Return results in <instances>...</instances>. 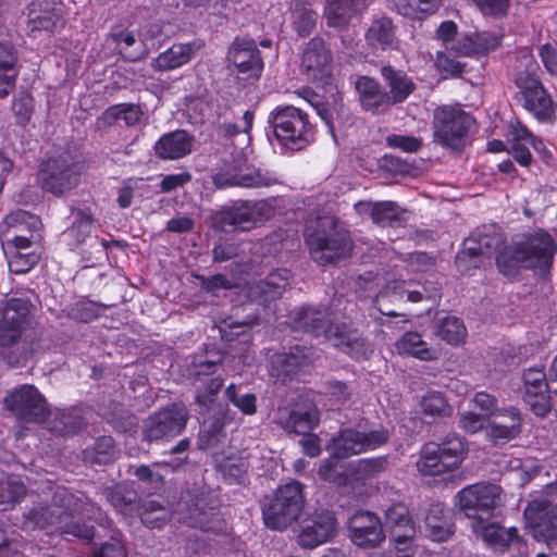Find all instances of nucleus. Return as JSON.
<instances>
[{
    "label": "nucleus",
    "mask_w": 557,
    "mask_h": 557,
    "mask_svg": "<svg viewBox=\"0 0 557 557\" xmlns=\"http://www.w3.org/2000/svg\"><path fill=\"white\" fill-rule=\"evenodd\" d=\"M293 327L323 335L332 345L356 360H367L372 354L371 345L361 334L345 322L333 321L325 309L300 307L293 313Z\"/></svg>",
    "instance_id": "1"
},
{
    "label": "nucleus",
    "mask_w": 557,
    "mask_h": 557,
    "mask_svg": "<svg viewBox=\"0 0 557 557\" xmlns=\"http://www.w3.org/2000/svg\"><path fill=\"white\" fill-rule=\"evenodd\" d=\"M557 252V240L545 230L523 234L497 256L498 270L506 276H515L520 267L549 271Z\"/></svg>",
    "instance_id": "2"
},
{
    "label": "nucleus",
    "mask_w": 557,
    "mask_h": 557,
    "mask_svg": "<svg viewBox=\"0 0 557 557\" xmlns=\"http://www.w3.org/2000/svg\"><path fill=\"white\" fill-rule=\"evenodd\" d=\"M305 236L311 258L321 265L347 258L352 248L347 231L333 215L310 218Z\"/></svg>",
    "instance_id": "3"
},
{
    "label": "nucleus",
    "mask_w": 557,
    "mask_h": 557,
    "mask_svg": "<svg viewBox=\"0 0 557 557\" xmlns=\"http://www.w3.org/2000/svg\"><path fill=\"white\" fill-rule=\"evenodd\" d=\"M468 454L467 442L448 433L438 442H429L420 450L417 469L422 475H442L457 470Z\"/></svg>",
    "instance_id": "4"
},
{
    "label": "nucleus",
    "mask_w": 557,
    "mask_h": 557,
    "mask_svg": "<svg viewBox=\"0 0 557 557\" xmlns=\"http://www.w3.org/2000/svg\"><path fill=\"white\" fill-rule=\"evenodd\" d=\"M81 175V163L69 151H62L40 163L37 184L44 191L62 197L78 186Z\"/></svg>",
    "instance_id": "5"
},
{
    "label": "nucleus",
    "mask_w": 557,
    "mask_h": 557,
    "mask_svg": "<svg viewBox=\"0 0 557 557\" xmlns=\"http://www.w3.org/2000/svg\"><path fill=\"white\" fill-rule=\"evenodd\" d=\"M268 121L278 144L289 150H301L313 140L308 114L299 108L277 107L269 114Z\"/></svg>",
    "instance_id": "6"
},
{
    "label": "nucleus",
    "mask_w": 557,
    "mask_h": 557,
    "mask_svg": "<svg viewBox=\"0 0 557 557\" xmlns=\"http://www.w3.org/2000/svg\"><path fill=\"white\" fill-rule=\"evenodd\" d=\"M302 484L290 481L277 488L262 506V516L269 529L283 531L300 516L305 496Z\"/></svg>",
    "instance_id": "7"
},
{
    "label": "nucleus",
    "mask_w": 557,
    "mask_h": 557,
    "mask_svg": "<svg viewBox=\"0 0 557 557\" xmlns=\"http://www.w3.org/2000/svg\"><path fill=\"white\" fill-rule=\"evenodd\" d=\"M74 512H85L82 499L69 490L58 487L49 502L38 503L24 513L22 525L25 530L58 528L63 518Z\"/></svg>",
    "instance_id": "8"
},
{
    "label": "nucleus",
    "mask_w": 557,
    "mask_h": 557,
    "mask_svg": "<svg viewBox=\"0 0 557 557\" xmlns=\"http://www.w3.org/2000/svg\"><path fill=\"white\" fill-rule=\"evenodd\" d=\"M473 125V117L460 108L440 107L433 113L434 141L445 148L460 150Z\"/></svg>",
    "instance_id": "9"
},
{
    "label": "nucleus",
    "mask_w": 557,
    "mask_h": 557,
    "mask_svg": "<svg viewBox=\"0 0 557 557\" xmlns=\"http://www.w3.org/2000/svg\"><path fill=\"white\" fill-rule=\"evenodd\" d=\"M502 488L491 483L468 485L456 495L460 510L471 522L488 521L500 505Z\"/></svg>",
    "instance_id": "10"
},
{
    "label": "nucleus",
    "mask_w": 557,
    "mask_h": 557,
    "mask_svg": "<svg viewBox=\"0 0 557 557\" xmlns=\"http://www.w3.org/2000/svg\"><path fill=\"white\" fill-rule=\"evenodd\" d=\"M389 431L379 425L369 430L347 428L341 430L332 440V449L336 457L348 458L368 450L376 449L388 442Z\"/></svg>",
    "instance_id": "11"
},
{
    "label": "nucleus",
    "mask_w": 557,
    "mask_h": 557,
    "mask_svg": "<svg viewBox=\"0 0 557 557\" xmlns=\"http://www.w3.org/2000/svg\"><path fill=\"white\" fill-rule=\"evenodd\" d=\"M188 417V411L184 405L172 404L166 406L144 421V440L154 442L178 436L185 430Z\"/></svg>",
    "instance_id": "12"
},
{
    "label": "nucleus",
    "mask_w": 557,
    "mask_h": 557,
    "mask_svg": "<svg viewBox=\"0 0 557 557\" xmlns=\"http://www.w3.org/2000/svg\"><path fill=\"white\" fill-rule=\"evenodd\" d=\"M108 502L122 515L140 517L144 524L154 528L159 525V521L164 522L166 519L165 510L153 500H146L143 504L136 503V494L126 491L121 486L109 488L106 491Z\"/></svg>",
    "instance_id": "13"
},
{
    "label": "nucleus",
    "mask_w": 557,
    "mask_h": 557,
    "mask_svg": "<svg viewBox=\"0 0 557 557\" xmlns=\"http://www.w3.org/2000/svg\"><path fill=\"white\" fill-rule=\"evenodd\" d=\"M519 88L520 100L523 108L528 110L540 122H552L555 117L554 103L541 84V82L528 72H521L516 78Z\"/></svg>",
    "instance_id": "14"
},
{
    "label": "nucleus",
    "mask_w": 557,
    "mask_h": 557,
    "mask_svg": "<svg viewBox=\"0 0 557 557\" xmlns=\"http://www.w3.org/2000/svg\"><path fill=\"white\" fill-rule=\"evenodd\" d=\"M527 528L537 541L557 539V506L547 497L533 498L523 512Z\"/></svg>",
    "instance_id": "15"
},
{
    "label": "nucleus",
    "mask_w": 557,
    "mask_h": 557,
    "mask_svg": "<svg viewBox=\"0 0 557 557\" xmlns=\"http://www.w3.org/2000/svg\"><path fill=\"white\" fill-rule=\"evenodd\" d=\"M4 406L18 419L41 423L48 413L44 396L33 385H23L4 398Z\"/></svg>",
    "instance_id": "16"
},
{
    "label": "nucleus",
    "mask_w": 557,
    "mask_h": 557,
    "mask_svg": "<svg viewBox=\"0 0 557 557\" xmlns=\"http://www.w3.org/2000/svg\"><path fill=\"white\" fill-rule=\"evenodd\" d=\"M336 531L337 521L333 511H315L301 521L297 542L301 547L311 549L329 542Z\"/></svg>",
    "instance_id": "17"
},
{
    "label": "nucleus",
    "mask_w": 557,
    "mask_h": 557,
    "mask_svg": "<svg viewBox=\"0 0 557 557\" xmlns=\"http://www.w3.org/2000/svg\"><path fill=\"white\" fill-rule=\"evenodd\" d=\"M42 332L0 335V358L10 367H22L40 348Z\"/></svg>",
    "instance_id": "18"
},
{
    "label": "nucleus",
    "mask_w": 557,
    "mask_h": 557,
    "mask_svg": "<svg viewBox=\"0 0 557 557\" xmlns=\"http://www.w3.org/2000/svg\"><path fill=\"white\" fill-rule=\"evenodd\" d=\"M33 305L29 300L12 298L0 311V335H20L41 332L33 325Z\"/></svg>",
    "instance_id": "19"
},
{
    "label": "nucleus",
    "mask_w": 557,
    "mask_h": 557,
    "mask_svg": "<svg viewBox=\"0 0 557 557\" xmlns=\"http://www.w3.org/2000/svg\"><path fill=\"white\" fill-rule=\"evenodd\" d=\"M522 380L524 401L536 416H545L550 410V398L544 369L542 367L529 368L524 371Z\"/></svg>",
    "instance_id": "20"
},
{
    "label": "nucleus",
    "mask_w": 557,
    "mask_h": 557,
    "mask_svg": "<svg viewBox=\"0 0 557 557\" xmlns=\"http://www.w3.org/2000/svg\"><path fill=\"white\" fill-rule=\"evenodd\" d=\"M350 539L359 547L372 548L385 539L381 520L369 511H358L349 520Z\"/></svg>",
    "instance_id": "21"
},
{
    "label": "nucleus",
    "mask_w": 557,
    "mask_h": 557,
    "mask_svg": "<svg viewBox=\"0 0 557 557\" xmlns=\"http://www.w3.org/2000/svg\"><path fill=\"white\" fill-rule=\"evenodd\" d=\"M290 272L280 269L271 272L264 280L243 287L247 298L259 304H267L281 297L289 285Z\"/></svg>",
    "instance_id": "22"
},
{
    "label": "nucleus",
    "mask_w": 557,
    "mask_h": 557,
    "mask_svg": "<svg viewBox=\"0 0 557 557\" xmlns=\"http://www.w3.org/2000/svg\"><path fill=\"white\" fill-rule=\"evenodd\" d=\"M522 426V418L515 407L496 410L487 424V437L494 443L508 442L516 438Z\"/></svg>",
    "instance_id": "23"
},
{
    "label": "nucleus",
    "mask_w": 557,
    "mask_h": 557,
    "mask_svg": "<svg viewBox=\"0 0 557 557\" xmlns=\"http://www.w3.org/2000/svg\"><path fill=\"white\" fill-rule=\"evenodd\" d=\"M228 59L243 74V78L260 76L263 61L253 40H236L228 52Z\"/></svg>",
    "instance_id": "24"
},
{
    "label": "nucleus",
    "mask_w": 557,
    "mask_h": 557,
    "mask_svg": "<svg viewBox=\"0 0 557 557\" xmlns=\"http://www.w3.org/2000/svg\"><path fill=\"white\" fill-rule=\"evenodd\" d=\"M331 53L321 38H312L302 52L301 70L309 79H322L331 70Z\"/></svg>",
    "instance_id": "25"
},
{
    "label": "nucleus",
    "mask_w": 557,
    "mask_h": 557,
    "mask_svg": "<svg viewBox=\"0 0 557 557\" xmlns=\"http://www.w3.org/2000/svg\"><path fill=\"white\" fill-rule=\"evenodd\" d=\"M61 3L57 0H35L28 7V28L52 32L62 26Z\"/></svg>",
    "instance_id": "26"
},
{
    "label": "nucleus",
    "mask_w": 557,
    "mask_h": 557,
    "mask_svg": "<svg viewBox=\"0 0 557 557\" xmlns=\"http://www.w3.org/2000/svg\"><path fill=\"white\" fill-rule=\"evenodd\" d=\"M277 177L261 169L247 170L239 173L219 172L213 176V183L218 188L226 187H269L276 184Z\"/></svg>",
    "instance_id": "27"
},
{
    "label": "nucleus",
    "mask_w": 557,
    "mask_h": 557,
    "mask_svg": "<svg viewBox=\"0 0 557 557\" xmlns=\"http://www.w3.org/2000/svg\"><path fill=\"white\" fill-rule=\"evenodd\" d=\"M366 8V0H324L323 17L329 27L344 29Z\"/></svg>",
    "instance_id": "28"
},
{
    "label": "nucleus",
    "mask_w": 557,
    "mask_h": 557,
    "mask_svg": "<svg viewBox=\"0 0 557 557\" xmlns=\"http://www.w3.org/2000/svg\"><path fill=\"white\" fill-rule=\"evenodd\" d=\"M506 248H510V246L504 245L503 237L499 233L495 231L492 233L479 232L465 240L461 255L458 256V261H461L466 257L491 258L493 255H495V258L497 259V256Z\"/></svg>",
    "instance_id": "29"
},
{
    "label": "nucleus",
    "mask_w": 557,
    "mask_h": 557,
    "mask_svg": "<svg viewBox=\"0 0 557 557\" xmlns=\"http://www.w3.org/2000/svg\"><path fill=\"white\" fill-rule=\"evenodd\" d=\"M193 137L187 132L177 129L164 134L154 144L156 154L163 160H176L191 152Z\"/></svg>",
    "instance_id": "30"
},
{
    "label": "nucleus",
    "mask_w": 557,
    "mask_h": 557,
    "mask_svg": "<svg viewBox=\"0 0 557 557\" xmlns=\"http://www.w3.org/2000/svg\"><path fill=\"white\" fill-rule=\"evenodd\" d=\"M381 75L388 87L386 91L388 108L404 102L416 89V84L401 70L385 65L381 69Z\"/></svg>",
    "instance_id": "31"
},
{
    "label": "nucleus",
    "mask_w": 557,
    "mask_h": 557,
    "mask_svg": "<svg viewBox=\"0 0 557 557\" xmlns=\"http://www.w3.org/2000/svg\"><path fill=\"white\" fill-rule=\"evenodd\" d=\"M385 522L392 540L397 544L407 543L416 533L409 510L401 503L394 504L386 510Z\"/></svg>",
    "instance_id": "32"
},
{
    "label": "nucleus",
    "mask_w": 557,
    "mask_h": 557,
    "mask_svg": "<svg viewBox=\"0 0 557 557\" xmlns=\"http://www.w3.org/2000/svg\"><path fill=\"white\" fill-rule=\"evenodd\" d=\"M361 107L374 113L388 108L386 90L374 78L360 76L355 82Z\"/></svg>",
    "instance_id": "33"
},
{
    "label": "nucleus",
    "mask_w": 557,
    "mask_h": 557,
    "mask_svg": "<svg viewBox=\"0 0 557 557\" xmlns=\"http://www.w3.org/2000/svg\"><path fill=\"white\" fill-rule=\"evenodd\" d=\"M425 532L433 541L443 542L454 533V523L441 503L432 504L424 516Z\"/></svg>",
    "instance_id": "34"
},
{
    "label": "nucleus",
    "mask_w": 557,
    "mask_h": 557,
    "mask_svg": "<svg viewBox=\"0 0 557 557\" xmlns=\"http://www.w3.org/2000/svg\"><path fill=\"white\" fill-rule=\"evenodd\" d=\"M42 422L50 432L61 436L76 434L85 426V421L76 409L55 410L53 412L48 410Z\"/></svg>",
    "instance_id": "35"
},
{
    "label": "nucleus",
    "mask_w": 557,
    "mask_h": 557,
    "mask_svg": "<svg viewBox=\"0 0 557 557\" xmlns=\"http://www.w3.org/2000/svg\"><path fill=\"white\" fill-rule=\"evenodd\" d=\"M280 424L289 433L306 434L319 422V413L314 407L308 409L280 410Z\"/></svg>",
    "instance_id": "36"
},
{
    "label": "nucleus",
    "mask_w": 557,
    "mask_h": 557,
    "mask_svg": "<svg viewBox=\"0 0 557 557\" xmlns=\"http://www.w3.org/2000/svg\"><path fill=\"white\" fill-rule=\"evenodd\" d=\"M200 47L201 46L196 42L173 45L157 57L153 62V67L161 72L180 67L188 63Z\"/></svg>",
    "instance_id": "37"
},
{
    "label": "nucleus",
    "mask_w": 557,
    "mask_h": 557,
    "mask_svg": "<svg viewBox=\"0 0 557 557\" xmlns=\"http://www.w3.org/2000/svg\"><path fill=\"white\" fill-rule=\"evenodd\" d=\"M359 215H368L375 224L385 225L400 216L399 207L394 201L361 200L354 206Z\"/></svg>",
    "instance_id": "38"
},
{
    "label": "nucleus",
    "mask_w": 557,
    "mask_h": 557,
    "mask_svg": "<svg viewBox=\"0 0 557 557\" xmlns=\"http://www.w3.org/2000/svg\"><path fill=\"white\" fill-rule=\"evenodd\" d=\"M366 39L372 47L381 48L383 50L395 48L397 45V38L392 18L381 16L373 20L366 33Z\"/></svg>",
    "instance_id": "39"
},
{
    "label": "nucleus",
    "mask_w": 557,
    "mask_h": 557,
    "mask_svg": "<svg viewBox=\"0 0 557 557\" xmlns=\"http://www.w3.org/2000/svg\"><path fill=\"white\" fill-rule=\"evenodd\" d=\"M79 498L83 502V508L85 512H74L71 516H66L62 519V522H59L57 529L62 534H69L82 540L90 541L94 537V528L70 520V518H73L74 515L87 516L88 518L96 517V510H99V508L94 503L89 502L86 497Z\"/></svg>",
    "instance_id": "40"
},
{
    "label": "nucleus",
    "mask_w": 557,
    "mask_h": 557,
    "mask_svg": "<svg viewBox=\"0 0 557 557\" xmlns=\"http://www.w3.org/2000/svg\"><path fill=\"white\" fill-rule=\"evenodd\" d=\"M397 349L400 352L411 355L421 360L431 361L438 357V350L429 347L422 339L421 335L417 332H407L397 342Z\"/></svg>",
    "instance_id": "41"
},
{
    "label": "nucleus",
    "mask_w": 557,
    "mask_h": 557,
    "mask_svg": "<svg viewBox=\"0 0 557 557\" xmlns=\"http://www.w3.org/2000/svg\"><path fill=\"white\" fill-rule=\"evenodd\" d=\"M144 117V111L139 104L120 103L109 107L99 119L104 125H111L122 120L126 126L138 125Z\"/></svg>",
    "instance_id": "42"
},
{
    "label": "nucleus",
    "mask_w": 557,
    "mask_h": 557,
    "mask_svg": "<svg viewBox=\"0 0 557 557\" xmlns=\"http://www.w3.org/2000/svg\"><path fill=\"white\" fill-rule=\"evenodd\" d=\"M221 222L234 230L247 231L255 226L249 200L235 203L222 211Z\"/></svg>",
    "instance_id": "43"
},
{
    "label": "nucleus",
    "mask_w": 557,
    "mask_h": 557,
    "mask_svg": "<svg viewBox=\"0 0 557 557\" xmlns=\"http://www.w3.org/2000/svg\"><path fill=\"white\" fill-rule=\"evenodd\" d=\"M437 337L450 345H459L465 342L467 330L463 322L457 317H445L434 325Z\"/></svg>",
    "instance_id": "44"
},
{
    "label": "nucleus",
    "mask_w": 557,
    "mask_h": 557,
    "mask_svg": "<svg viewBox=\"0 0 557 557\" xmlns=\"http://www.w3.org/2000/svg\"><path fill=\"white\" fill-rule=\"evenodd\" d=\"M317 12L302 1H295L292 7L293 27L301 37L309 36L315 27Z\"/></svg>",
    "instance_id": "45"
},
{
    "label": "nucleus",
    "mask_w": 557,
    "mask_h": 557,
    "mask_svg": "<svg viewBox=\"0 0 557 557\" xmlns=\"http://www.w3.org/2000/svg\"><path fill=\"white\" fill-rule=\"evenodd\" d=\"M387 467L388 458L380 456L356 460L348 465V471L356 480H367L384 472Z\"/></svg>",
    "instance_id": "46"
},
{
    "label": "nucleus",
    "mask_w": 557,
    "mask_h": 557,
    "mask_svg": "<svg viewBox=\"0 0 557 557\" xmlns=\"http://www.w3.org/2000/svg\"><path fill=\"white\" fill-rule=\"evenodd\" d=\"M1 226V232H27L33 233L39 231L41 222L38 216L30 214L24 210H16L5 215Z\"/></svg>",
    "instance_id": "47"
},
{
    "label": "nucleus",
    "mask_w": 557,
    "mask_h": 557,
    "mask_svg": "<svg viewBox=\"0 0 557 557\" xmlns=\"http://www.w3.org/2000/svg\"><path fill=\"white\" fill-rule=\"evenodd\" d=\"M92 216L82 210L75 212L74 222L64 233L67 244L77 248L90 236L92 228Z\"/></svg>",
    "instance_id": "48"
},
{
    "label": "nucleus",
    "mask_w": 557,
    "mask_h": 557,
    "mask_svg": "<svg viewBox=\"0 0 557 557\" xmlns=\"http://www.w3.org/2000/svg\"><path fill=\"white\" fill-rule=\"evenodd\" d=\"M84 459L91 463H107L115 456L113 438L110 436L98 437L92 446L83 450Z\"/></svg>",
    "instance_id": "49"
},
{
    "label": "nucleus",
    "mask_w": 557,
    "mask_h": 557,
    "mask_svg": "<svg viewBox=\"0 0 557 557\" xmlns=\"http://www.w3.org/2000/svg\"><path fill=\"white\" fill-rule=\"evenodd\" d=\"M26 494L24 484L14 476L0 479V510L17 504Z\"/></svg>",
    "instance_id": "50"
},
{
    "label": "nucleus",
    "mask_w": 557,
    "mask_h": 557,
    "mask_svg": "<svg viewBox=\"0 0 557 557\" xmlns=\"http://www.w3.org/2000/svg\"><path fill=\"white\" fill-rule=\"evenodd\" d=\"M420 407L422 412L430 417L444 418L449 417L453 412V407L445 396L436 391L425 393L420 400Z\"/></svg>",
    "instance_id": "51"
},
{
    "label": "nucleus",
    "mask_w": 557,
    "mask_h": 557,
    "mask_svg": "<svg viewBox=\"0 0 557 557\" xmlns=\"http://www.w3.org/2000/svg\"><path fill=\"white\" fill-rule=\"evenodd\" d=\"M409 282L393 281L386 285L376 296V306L380 312L386 315H398L395 311L387 309V300H406Z\"/></svg>",
    "instance_id": "52"
},
{
    "label": "nucleus",
    "mask_w": 557,
    "mask_h": 557,
    "mask_svg": "<svg viewBox=\"0 0 557 557\" xmlns=\"http://www.w3.org/2000/svg\"><path fill=\"white\" fill-rule=\"evenodd\" d=\"M442 4V0H395V7L404 16L419 17V14L434 13Z\"/></svg>",
    "instance_id": "53"
},
{
    "label": "nucleus",
    "mask_w": 557,
    "mask_h": 557,
    "mask_svg": "<svg viewBox=\"0 0 557 557\" xmlns=\"http://www.w3.org/2000/svg\"><path fill=\"white\" fill-rule=\"evenodd\" d=\"M342 457H336L334 454L321 461L318 474L321 480L336 485H344L347 482V474L344 471L343 465L339 462Z\"/></svg>",
    "instance_id": "54"
},
{
    "label": "nucleus",
    "mask_w": 557,
    "mask_h": 557,
    "mask_svg": "<svg viewBox=\"0 0 557 557\" xmlns=\"http://www.w3.org/2000/svg\"><path fill=\"white\" fill-rule=\"evenodd\" d=\"M471 529L476 535L481 536L482 540L488 544L503 545V541H505L504 530L497 522L492 520H478L475 522H471Z\"/></svg>",
    "instance_id": "55"
},
{
    "label": "nucleus",
    "mask_w": 557,
    "mask_h": 557,
    "mask_svg": "<svg viewBox=\"0 0 557 557\" xmlns=\"http://www.w3.org/2000/svg\"><path fill=\"white\" fill-rule=\"evenodd\" d=\"M277 362L286 374H294L309 363V356L305 347L295 346L288 354L281 355Z\"/></svg>",
    "instance_id": "56"
},
{
    "label": "nucleus",
    "mask_w": 557,
    "mask_h": 557,
    "mask_svg": "<svg viewBox=\"0 0 557 557\" xmlns=\"http://www.w3.org/2000/svg\"><path fill=\"white\" fill-rule=\"evenodd\" d=\"M106 308L107 307L101 304L90 300H81L71 307L69 317L81 322H90L101 315Z\"/></svg>",
    "instance_id": "57"
},
{
    "label": "nucleus",
    "mask_w": 557,
    "mask_h": 557,
    "mask_svg": "<svg viewBox=\"0 0 557 557\" xmlns=\"http://www.w3.org/2000/svg\"><path fill=\"white\" fill-rule=\"evenodd\" d=\"M11 110L15 116L16 124L26 126L32 119L34 112L33 97L22 91L12 101Z\"/></svg>",
    "instance_id": "58"
},
{
    "label": "nucleus",
    "mask_w": 557,
    "mask_h": 557,
    "mask_svg": "<svg viewBox=\"0 0 557 557\" xmlns=\"http://www.w3.org/2000/svg\"><path fill=\"white\" fill-rule=\"evenodd\" d=\"M216 515L212 511V509L205 510L200 508L198 505H195L194 508H190L189 515L186 518L187 523L193 528H198L205 531L215 532L218 528L215 527Z\"/></svg>",
    "instance_id": "59"
},
{
    "label": "nucleus",
    "mask_w": 557,
    "mask_h": 557,
    "mask_svg": "<svg viewBox=\"0 0 557 557\" xmlns=\"http://www.w3.org/2000/svg\"><path fill=\"white\" fill-rule=\"evenodd\" d=\"M227 399L245 414L256 412V395L251 393L238 394L235 384H230L225 391Z\"/></svg>",
    "instance_id": "60"
},
{
    "label": "nucleus",
    "mask_w": 557,
    "mask_h": 557,
    "mask_svg": "<svg viewBox=\"0 0 557 557\" xmlns=\"http://www.w3.org/2000/svg\"><path fill=\"white\" fill-rule=\"evenodd\" d=\"M223 386L221 377H211L196 389V403L200 407L209 408Z\"/></svg>",
    "instance_id": "61"
},
{
    "label": "nucleus",
    "mask_w": 557,
    "mask_h": 557,
    "mask_svg": "<svg viewBox=\"0 0 557 557\" xmlns=\"http://www.w3.org/2000/svg\"><path fill=\"white\" fill-rule=\"evenodd\" d=\"M451 50H455L451 48ZM436 67L447 75L459 76L465 70V64L456 59L453 51H438L435 60Z\"/></svg>",
    "instance_id": "62"
},
{
    "label": "nucleus",
    "mask_w": 557,
    "mask_h": 557,
    "mask_svg": "<svg viewBox=\"0 0 557 557\" xmlns=\"http://www.w3.org/2000/svg\"><path fill=\"white\" fill-rule=\"evenodd\" d=\"M325 394L332 406L344 405L351 395V389L342 381H329L325 383Z\"/></svg>",
    "instance_id": "63"
},
{
    "label": "nucleus",
    "mask_w": 557,
    "mask_h": 557,
    "mask_svg": "<svg viewBox=\"0 0 557 557\" xmlns=\"http://www.w3.org/2000/svg\"><path fill=\"white\" fill-rule=\"evenodd\" d=\"M386 144L391 148L399 149L409 153L418 152L422 147V141L420 138L398 134L387 136Z\"/></svg>",
    "instance_id": "64"
}]
</instances>
